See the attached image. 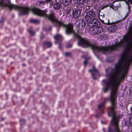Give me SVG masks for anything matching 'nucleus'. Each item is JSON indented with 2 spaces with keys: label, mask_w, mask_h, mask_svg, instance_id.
<instances>
[{
  "label": "nucleus",
  "mask_w": 132,
  "mask_h": 132,
  "mask_svg": "<svg viewBox=\"0 0 132 132\" xmlns=\"http://www.w3.org/2000/svg\"><path fill=\"white\" fill-rule=\"evenodd\" d=\"M10 0H0V6L8 7L10 10L12 9L19 10L20 11V15H24L27 14L30 11L33 13L37 15L39 9L34 7H20L18 5H14L10 3Z\"/></svg>",
  "instance_id": "f257e3e1"
},
{
  "label": "nucleus",
  "mask_w": 132,
  "mask_h": 132,
  "mask_svg": "<svg viewBox=\"0 0 132 132\" xmlns=\"http://www.w3.org/2000/svg\"><path fill=\"white\" fill-rule=\"evenodd\" d=\"M114 66V68L111 69L109 73L106 70V75L109 79L104 80H121V57Z\"/></svg>",
  "instance_id": "f03ea898"
},
{
  "label": "nucleus",
  "mask_w": 132,
  "mask_h": 132,
  "mask_svg": "<svg viewBox=\"0 0 132 132\" xmlns=\"http://www.w3.org/2000/svg\"><path fill=\"white\" fill-rule=\"evenodd\" d=\"M116 108H110V116L112 117L111 124L114 126L113 130L115 132H121L118 127L120 117L116 114L115 110Z\"/></svg>",
  "instance_id": "7ed1b4c3"
},
{
  "label": "nucleus",
  "mask_w": 132,
  "mask_h": 132,
  "mask_svg": "<svg viewBox=\"0 0 132 132\" xmlns=\"http://www.w3.org/2000/svg\"><path fill=\"white\" fill-rule=\"evenodd\" d=\"M98 21L96 20L94 23L92 27L89 29V32L92 35L98 34L103 32V29L101 27L98 26Z\"/></svg>",
  "instance_id": "20e7f679"
},
{
  "label": "nucleus",
  "mask_w": 132,
  "mask_h": 132,
  "mask_svg": "<svg viewBox=\"0 0 132 132\" xmlns=\"http://www.w3.org/2000/svg\"><path fill=\"white\" fill-rule=\"evenodd\" d=\"M96 14L95 12L93 10L88 11L87 13L86 18V20L87 21H91V20L95 21L96 20L95 19L96 17Z\"/></svg>",
  "instance_id": "39448f33"
},
{
  "label": "nucleus",
  "mask_w": 132,
  "mask_h": 132,
  "mask_svg": "<svg viewBox=\"0 0 132 132\" xmlns=\"http://www.w3.org/2000/svg\"><path fill=\"white\" fill-rule=\"evenodd\" d=\"M89 71L92 73L93 78L94 80L96 79V78L95 77H96L99 76L98 72L94 66L93 67L92 69L89 70Z\"/></svg>",
  "instance_id": "423d86ee"
},
{
  "label": "nucleus",
  "mask_w": 132,
  "mask_h": 132,
  "mask_svg": "<svg viewBox=\"0 0 132 132\" xmlns=\"http://www.w3.org/2000/svg\"><path fill=\"white\" fill-rule=\"evenodd\" d=\"M86 25L85 22L82 20H79V22L77 24V26L79 29L81 30L84 28Z\"/></svg>",
  "instance_id": "0eeeda50"
},
{
  "label": "nucleus",
  "mask_w": 132,
  "mask_h": 132,
  "mask_svg": "<svg viewBox=\"0 0 132 132\" xmlns=\"http://www.w3.org/2000/svg\"><path fill=\"white\" fill-rule=\"evenodd\" d=\"M81 15V12L79 10L76 9L73 12V15L75 18H77Z\"/></svg>",
  "instance_id": "6e6552de"
},
{
  "label": "nucleus",
  "mask_w": 132,
  "mask_h": 132,
  "mask_svg": "<svg viewBox=\"0 0 132 132\" xmlns=\"http://www.w3.org/2000/svg\"><path fill=\"white\" fill-rule=\"evenodd\" d=\"M54 38L55 40V43H56L61 41L62 39V36L60 35H56L54 36Z\"/></svg>",
  "instance_id": "1a4fd4ad"
},
{
  "label": "nucleus",
  "mask_w": 132,
  "mask_h": 132,
  "mask_svg": "<svg viewBox=\"0 0 132 132\" xmlns=\"http://www.w3.org/2000/svg\"><path fill=\"white\" fill-rule=\"evenodd\" d=\"M61 7L60 4L57 2L54 4L53 6V8L55 10H59Z\"/></svg>",
  "instance_id": "9d476101"
},
{
  "label": "nucleus",
  "mask_w": 132,
  "mask_h": 132,
  "mask_svg": "<svg viewBox=\"0 0 132 132\" xmlns=\"http://www.w3.org/2000/svg\"><path fill=\"white\" fill-rule=\"evenodd\" d=\"M63 1L65 5H69L71 3V0H63Z\"/></svg>",
  "instance_id": "9b49d317"
},
{
  "label": "nucleus",
  "mask_w": 132,
  "mask_h": 132,
  "mask_svg": "<svg viewBox=\"0 0 132 132\" xmlns=\"http://www.w3.org/2000/svg\"><path fill=\"white\" fill-rule=\"evenodd\" d=\"M117 28V26L115 25L111 26L109 28V30L111 31H114L116 30Z\"/></svg>",
  "instance_id": "f8f14e48"
},
{
  "label": "nucleus",
  "mask_w": 132,
  "mask_h": 132,
  "mask_svg": "<svg viewBox=\"0 0 132 132\" xmlns=\"http://www.w3.org/2000/svg\"><path fill=\"white\" fill-rule=\"evenodd\" d=\"M30 22L31 23H33L35 24H38L39 23V20H37L34 19H31L30 20Z\"/></svg>",
  "instance_id": "ddd939ff"
},
{
  "label": "nucleus",
  "mask_w": 132,
  "mask_h": 132,
  "mask_svg": "<svg viewBox=\"0 0 132 132\" xmlns=\"http://www.w3.org/2000/svg\"><path fill=\"white\" fill-rule=\"evenodd\" d=\"M44 45L48 47H51L52 45L51 43L47 42H44Z\"/></svg>",
  "instance_id": "4468645a"
},
{
  "label": "nucleus",
  "mask_w": 132,
  "mask_h": 132,
  "mask_svg": "<svg viewBox=\"0 0 132 132\" xmlns=\"http://www.w3.org/2000/svg\"><path fill=\"white\" fill-rule=\"evenodd\" d=\"M104 106V103H103L99 104L98 106V107L99 109H102Z\"/></svg>",
  "instance_id": "2eb2a0df"
},
{
  "label": "nucleus",
  "mask_w": 132,
  "mask_h": 132,
  "mask_svg": "<svg viewBox=\"0 0 132 132\" xmlns=\"http://www.w3.org/2000/svg\"><path fill=\"white\" fill-rule=\"evenodd\" d=\"M126 3L127 5L132 4V0H128L127 1H126Z\"/></svg>",
  "instance_id": "dca6fc26"
},
{
  "label": "nucleus",
  "mask_w": 132,
  "mask_h": 132,
  "mask_svg": "<svg viewBox=\"0 0 132 132\" xmlns=\"http://www.w3.org/2000/svg\"><path fill=\"white\" fill-rule=\"evenodd\" d=\"M29 31L31 35L34 36L35 35V33L34 32L30 30H29Z\"/></svg>",
  "instance_id": "f3484780"
},
{
  "label": "nucleus",
  "mask_w": 132,
  "mask_h": 132,
  "mask_svg": "<svg viewBox=\"0 0 132 132\" xmlns=\"http://www.w3.org/2000/svg\"><path fill=\"white\" fill-rule=\"evenodd\" d=\"M64 54L66 56H71V54L70 52H66Z\"/></svg>",
  "instance_id": "a211bd4d"
},
{
  "label": "nucleus",
  "mask_w": 132,
  "mask_h": 132,
  "mask_svg": "<svg viewBox=\"0 0 132 132\" xmlns=\"http://www.w3.org/2000/svg\"><path fill=\"white\" fill-rule=\"evenodd\" d=\"M117 5L116 4H115V5H114L116 7H119L120 6V3H119V2H118L117 3Z\"/></svg>",
  "instance_id": "6ab92c4d"
},
{
  "label": "nucleus",
  "mask_w": 132,
  "mask_h": 132,
  "mask_svg": "<svg viewBox=\"0 0 132 132\" xmlns=\"http://www.w3.org/2000/svg\"><path fill=\"white\" fill-rule=\"evenodd\" d=\"M109 6V5L108 4L107 5H106L105 6H102L101 8V9L102 10L104 8L106 7H108Z\"/></svg>",
  "instance_id": "aec40b11"
},
{
  "label": "nucleus",
  "mask_w": 132,
  "mask_h": 132,
  "mask_svg": "<svg viewBox=\"0 0 132 132\" xmlns=\"http://www.w3.org/2000/svg\"><path fill=\"white\" fill-rule=\"evenodd\" d=\"M80 3H81L82 4H83L85 0H79Z\"/></svg>",
  "instance_id": "412c9836"
},
{
  "label": "nucleus",
  "mask_w": 132,
  "mask_h": 132,
  "mask_svg": "<svg viewBox=\"0 0 132 132\" xmlns=\"http://www.w3.org/2000/svg\"><path fill=\"white\" fill-rule=\"evenodd\" d=\"M72 45L70 44H68L66 46L67 48H70L71 47Z\"/></svg>",
  "instance_id": "4be33fe9"
},
{
  "label": "nucleus",
  "mask_w": 132,
  "mask_h": 132,
  "mask_svg": "<svg viewBox=\"0 0 132 132\" xmlns=\"http://www.w3.org/2000/svg\"><path fill=\"white\" fill-rule=\"evenodd\" d=\"M87 63V60L85 59L84 62V64L85 65H86Z\"/></svg>",
  "instance_id": "5701e85b"
},
{
  "label": "nucleus",
  "mask_w": 132,
  "mask_h": 132,
  "mask_svg": "<svg viewBox=\"0 0 132 132\" xmlns=\"http://www.w3.org/2000/svg\"><path fill=\"white\" fill-rule=\"evenodd\" d=\"M90 7L89 6H87L86 7V9L87 10H88L89 9Z\"/></svg>",
  "instance_id": "b1692460"
},
{
  "label": "nucleus",
  "mask_w": 132,
  "mask_h": 132,
  "mask_svg": "<svg viewBox=\"0 0 132 132\" xmlns=\"http://www.w3.org/2000/svg\"><path fill=\"white\" fill-rule=\"evenodd\" d=\"M128 5V10H130V6L129 5Z\"/></svg>",
  "instance_id": "393cba45"
},
{
  "label": "nucleus",
  "mask_w": 132,
  "mask_h": 132,
  "mask_svg": "<svg viewBox=\"0 0 132 132\" xmlns=\"http://www.w3.org/2000/svg\"><path fill=\"white\" fill-rule=\"evenodd\" d=\"M52 0H46V1L47 2V3L50 2H51Z\"/></svg>",
  "instance_id": "a878e982"
},
{
  "label": "nucleus",
  "mask_w": 132,
  "mask_h": 132,
  "mask_svg": "<svg viewBox=\"0 0 132 132\" xmlns=\"http://www.w3.org/2000/svg\"><path fill=\"white\" fill-rule=\"evenodd\" d=\"M109 20H108V21L107 22H106L105 23L104 22V23H105L106 24H107L109 23Z\"/></svg>",
  "instance_id": "bb28decb"
},
{
  "label": "nucleus",
  "mask_w": 132,
  "mask_h": 132,
  "mask_svg": "<svg viewBox=\"0 0 132 132\" xmlns=\"http://www.w3.org/2000/svg\"><path fill=\"white\" fill-rule=\"evenodd\" d=\"M130 110L131 111V112H132V106L130 108Z\"/></svg>",
  "instance_id": "cd10ccee"
},
{
  "label": "nucleus",
  "mask_w": 132,
  "mask_h": 132,
  "mask_svg": "<svg viewBox=\"0 0 132 132\" xmlns=\"http://www.w3.org/2000/svg\"><path fill=\"white\" fill-rule=\"evenodd\" d=\"M99 0H94V1L95 2H97Z\"/></svg>",
  "instance_id": "c85d7f7f"
},
{
  "label": "nucleus",
  "mask_w": 132,
  "mask_h": 132,
  "mask_svg": "<svg viewBox=\"0 0 132 132\" xmlns=\"http://www.w3.org/2000/svg\"><path fill=\"white\" fill-rule=\"evenodd\" d=\"M3 20L2 19L1 21H0V23H1L3 21Z\"/></svg>",
  "instance_id": "c756f323"
},
{
  "label": "nucleus",
  "mask_w": 132,
  "mask_h": 132,
  "mask_svg": "<svg viewBox=\"0 0 132 132\" xmlns=\"http://www.w3.org/2000/svg\"><path fill=\"white\" fill-rule=\"evenodd\" d=\"M61 44H59V47L60 48H61Z\"/></svg>",
  "instance_id": "7c9ffc66"
},
{
  "label": "nucleus",
  "mask_w": 132,
  "mask_h": 132,
  "mask_svg": "<svg viewBox=\"0 0 132 132\" xmlns=\"http://www.w3.org/2000/svg\"><path fill=\"white\" fill-rule=\"evenodd\" d=\"M109 6H110V7H111V8H112V5H109Z\"/></svg>",
  "instance_id": "2f4dec72"
},
{
  "label": "nucleus",
  "mask_w": 132,
  "mask_h": 132,
  "mask_svg": "<svg viewBox=\"0 0 132 132\" xmlns=\"http://www.w3.org/2000/svg\"><path fill=\"white\" fill-rule=\"evenodd\" d=\"M131 92H132V88H131Z\"/></svg>",
  "instance_id": "473e14b6"
},
{
  "label": "nucleus",
  "mask_w": 132,
  "mask_h": 132,
  "mask_svg": "<svg viewBox=\"0 0 132 132\" xmlns=\"http://www.w3.org/2000/svg\"><path fill=\"white\" fill-rule=\"evenodd\" d=\"M117 2V1H114V2H113V3H114L115 2Z\"/></svg>",
  "instance_id": "72a5a7b5"
},
{
  "label": "nucleus",
  "mask_w": 132,
  "mask_h": 132,
  "mask_svg": "<svg viewBox=\"0 0 132 132\" xmlns=\"http://www.w3.org/2000/svg\"><path fill=\"white\" fill-rule=\"evenodd\" d=\"M128 77H127V80H128Z\"/></svg>",
  "instance_id": "f704fd0d"
},
{
  "label": "nucleus",
  "mask_w": 132,
  "mask_h": 132,
  "mask_svg": "<svg viewBox=\"0 0 132 132\" xmlns=\"http://www.w3.org/2000/svg\"><path fill=\"white\" fill-rule=\"evenodd\" d=\"M108 132H110V130H109Z\"/></svg>",
  "instance_id": "c9c22d12"
},
{
  "label": "nucleus",
  "mask_w": 132,
  "mask_h": 132,
  "mask_svg": "<svg viewBox=\"0 0 132 132\" xmlns=\"http://www.w3.org/2000/svg\"><path fill=\"white\" fill-rule=\"evenodd\" d=\"M23 65H24V66H25V64H23Z\"/></svg>",
  "instance_id": "e433bc0d"
},
{
  "label": "nucleus",
  "mask_w": 132,
  "mask_h": 132,
  "mask_svg": "<svg viewBox=\"0 0 132 132\" xmlns=\"http://www.w3.org/2000/svg\"><path fill=\"white\" fill-rule=\"evenodd\" d=\"M101 122L102 123H103V122H102V121H101Z\"/></svg>",
  "instance_id": "4c0bfd02"
},
{
  "label": "nucleus",
  "mask_w": 132,
  "mask_h": 132,
  "mask_svg": "<svg viewBox=\"0 0 132 132\" xmlns=\"http://www.w3.org/2000/svg\"><path fill=\"white\" fill-rule=\"evenodd\" d=\"M17 0H16V1Z\"/></svg>",
  "instance_id": "58836bf2"
}]
</instances>
